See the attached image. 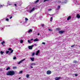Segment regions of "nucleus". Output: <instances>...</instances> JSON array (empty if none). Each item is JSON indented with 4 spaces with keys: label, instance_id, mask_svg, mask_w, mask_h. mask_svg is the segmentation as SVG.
Returning <instances> with one entry per match:
<instances>
[{
    "label": "nucleus",
    "instance_id": "f257e3e1",
    "mask_svg": "<svg viewBox=\"0 0 80 80\" xmlns=\"http://www.w3.org/2000/svg\"><path fill=\"white\" fill-rule=\"evenodd\" d=\"M15 74V73L13 71H9L6 73V75H10L11 76L14 75Z\"/></svg>",
    "mask_w": 80,
    "mask_h": 80
},
{
    "label": "nucleus",
    "instance_id": "f03ea898",
    "mask_svg": "<svg viewBox=\"0 0 80 80\" xmlns=\"http://www.w3.org/2000/svg\"><path fill=\"white\" fill-rule=\"evenodd\" d=\"M8 50L11 51V52H9V55L11 54V53H13V50L12 49V48H9V49H8Z\"/></svg>",
    "mask_w": 80,
    "mask_h": 80
},
{
    "label": "nucleus",
    "instance_id": "7ed1b4c3",
    "mask_svg": "<svg viewBox=\"0 0 80 80\" xmlns=\"http://www.w3.org/2000/svg\"><path fill=\"white\" fill-rule=\"evenodd\" d=\"M64 32H65V31H60L58 32V33H59V34H61V35H62V33H63Z\"/></svg>",
    "mask_w": 80,
    "mask_h": 80
},
{
    "label": "nucleus",
    "instance_id": "20e7f679",
    "mask_svg": "<svg viewBox=\"0 0 80 80\" xmlns=\"http://www.w3.org/2000/svg\"><path fill=\"white\" fill-rule=\"evenodd\" d=\"M46 73L47 75H50L52 73V72L50 70H48L47 71Z\"/></svg>",
    "mask_w": 80,
    "mask_h": 80
},
{
    "label": "nucleus",
    "instance_id": "39448f33",
    "mask_svg": "<svg viewBox=\"0 0 80 80\" xmlns=\"http://www.w3.org/2000/svg\"><path fill=\"white\" fill-rule=\"evenodd\" d=\"M34 46V45H32V46H30L28 47V48L29 50H32V48Z\"/></svg>",
    "mask_w": 80,
    "mask_h": 80
},
{
    "label": "nucleus",
    "instance_id": "423d86ee",
    "mask_svg": "<svg viewBox=\"0 0 80 80\" xmlns=\"http://www.w3.org/2000/svg\"><path fill=\"white\" fill-rule=\"evenodd\" d=\"M61 77H56L55 78V80H59L60 79Z\"/></svg>",
    "mask_w": 80,
    "mask_h": 80
},
{
    "label": "nucleus",
    "instance_id": "0eeeda50",
    "mask_svg": "<svg viewBox=\"0 0 80 80\" xmlns=\"http://www.w3.org/2000/svg\"><path fill=\"white\" fill-rule=\"evenodd\" d=\"M25 60V59H23L21 60V61H19V62H18V64H20V63H22V62H23V61H24V60Z\"/></svg>",
    "mask_w": 80,
    "mask_h": 80
},
{
    "label": "nucleus",
    "instance_id": "6e6552de",
    "mask_svg": "<svg viewBox=\"0 0 80 80\" xmlns=\"http://www.w3.org/2000/svg\"><path fill=\"white\" fill-rule=\"evenodd\" d=\"M40 52V50H38L36 53V55H38V53H39V52Z\"/></svg>",
    "mask_w": 80,
    "mask_h": 80
},
{
    "label": "nucleus",
    "instance_id": "1a4fd4ad",
    "mask_svg": "<svg viewBox=\"0 0 80 80\" xmlns=\"http://www.w3.org/2000/svg\"><path fill=\"white\" fill-rule=\"evenodd\" d=\"M34 42H38L39 41V40L38 38H36L33 40Z\"/></svg>",
    "mask_w": 80,
    "mask_h": 80
},
{
    "label": "nucleus",
    "instance_id": "9d476101",
    "mask_svg": "<svg viewBox=\"0 0 80 80\" xmlns=\"http://www.w3.org/2000/svg\"><path fill=\"white\" fill-rule=\"evenodd\" d=\"M34 59H35V58H31L30 59L32 62H33L34 61Z\"/></svg>",
    "mask_w": 80,
    "mask_h": 80
},
{
    "label": "nucleus",
    "instance_id": "9b49d317",
    "mask_svg": "<svg viewBox=\"0 0 80 80\" xmlns=\"http://www.w3.org/2000/svg\"><path fill=\"white\" fill-rule=\"evenodd\" d=\"M77 17L78 18H80V15H79V14H78L77 15Z\"/></svg>",
    "mask_w": 80,
    "mask_h": 80
},
{
    "label": "nucleus",
    "instance_id": "f8f14e48",
    "mask_svg": "<svg viewBox=\"0 0 80 80\" xmlns=\"http://www.w3.org/2000/svg\"><path fill=\"white\" fill-rule=\"evenodd\" d=\"M34 9H35V8H33L32 9H31L30 11V12H33V11H34Z\"/></svg>",
    "mask_w": 80,
    "mask_h": 80
},
{
    "label": "nucleus",
    "instance_id": "ddd939ff",
    "mask_svg": "<svg viewBox=\"0 0 80 80\" xmlns=\"http://www.w3.org/2000/svg\"><path fill=\"white\" fill-rule=\"evenodd\" d=\"M70 19H71V16H69L67 19V20H70Z\"/></svg>",
    "mask_w": 80,
    "mask_h": 80
},
{
    "label": "nucleus",
    "instance_id": "4468645a",
    "mask_svg": "<svg viewBox=\"0 0 80 80\" xmlns=\"http://www.w3.org/2000/svg\"><path fill=\"white\" fill-rule=\"evenodd\" d=\"M31 65H32V66H34V65H35V63H31Z\"/></svg>",
    "mask_w": 80,
    "mask_h": 80
},
{
    "label": "nucleus",
    "instance_id": "2eb2a0df",
    "mask_svg": "<svg viewBox=\"0 0 80 80\" xmlns=\"http://www.w3.org/2000/svg\"><path fill=\"white\" fill-rule=\"evenodd\" d=\"M3 6H4V5L0 4V8H1V7H3Z\"/></svg>",
    "mask_w": 80,
    "mask_h": 80
},
{
    "label": "nucleus",
    "instance_id": "dca6fc26",
    "mask_svg": "<svg viewBox=\"0 0 80 80\" xmlns=\"http://www.w3.org/2000/svg\"><path fill=\"white\" fill-rule=\"evenodd\" d=\"M5 41H3L1 43V44H2V45H3V44H5Z\"/></svg>",
    "mask_w": 80,
    "mask_h": 80
},
{
    "label": "nucleus",
    "instance_id": "f3484780",
    "mask_svg": "<svg viewBox=\"0 0 80 80\" xmlns=\"http://www.w3.org/2000/svg\"><path fill=\"white\" fill-rule=\"evenodd\" d=\"M39 2V0H37L36 1H35L34 2V3H37V2Z\"/></svg>",
    "mask_w": 80,
    "mask_h": 80
},
{
    "label": "nucleus",
    "instance_id": "a211bd4d",
    "mask_svg": "<svg viewBox=\"0 0 80 80\" xmlns=\"http://www.w3.org/2000/svg\"><path fill=\"white\" fill-rule=\"evenodd\" d=\"M56 30L57 31H59V30H60V28H57L56 29Z\"/></svg>",
    "mask_w": 80,
    "mask_h": 80
},
{
    "label": "nucleus",
    "instance_id": "6ab92c4d",
    "mask_svg": "<svg viewBox=\"0 0 80 80\" xmlns=\"http://www.w3.org/2000/svg\"><path fill=\"white\" fill-rule=\"evenodd\" d=\"M9 69H10V67H8L6 68V70H9Z\"/></svg>",
    "mask_w": 80,
    "mask_h": 80
},
{
    "label": "nucleus",
    "instance_id": "aec40b11",
    "mask_svg": "<svg viewBox=\"0 0 80 80\" xmlns=\"http://www.w3.org/2000/svg\"><path fill=\"white\" fill-rule=\"evenodd\" d=\"M32 32V29H30L28 31V33H29V32Z\"/></svg>",
    "mask_w": 80,
    "mask_h": 80
},
{
    "label": "nucleus",
    "instance_id": "412c9836",
    "mask_svg": "<svg viewBox=\"0 0 80 80\" xmlns=\"http://www.w3.org/2000/svg\"><path fill=\"white\" fill-rule=\"evenodd\" d=\"M50 0H44L43 1V2H47V1H49Z\"/></svg>",
    "mask_w": 80,
    "mask_h": 80
},
{
    "label": "nucleus",
    "instance_id": "4be33fe9",
    "mask_svg": "<svg viewBox=\"0 0 80 80\" xmlns=\"http://www.w3.org/2000/svg\"><path fill=\"white\" fill-rule=\"evenodd\" d=\"M23 40H20V43H23Z\"/></svg>",
    "mask_w": 80,
    "mask_h": 80
},
{
    "label": "nucleus",
    "instance_id": "5701e85b",
    "mask_svg": "<svg viewBox=\"0 0 80 80\" xmlns=\"http://www.w3.org/2000/svg\"><path fill=\"white\" fill-rule=\"evenodd\" d=\"M23 73V71H21L19 72V73H20V74H21V73Z\"/></svg>",
    "mask_w": 80,
    "mask_h": 80
},
{
    "label": "nucleus",
    "instance_id": "b1692460",
    "mask_svg": "<svg viewBox=\"0 0 80 80\" xmlns=\"http://www.w3.org/2000/svg\"><path fill=\"white\" fill-rule=\"evenodd\" d=\"M52 20H53V17H52L51 18V19L50 20V21H51V22H52Z\"/></svg>",
    "mask_w": 80,
    "mask_h": 80
},
{
    "label": "nucleus",
    "instance_id": "393cba45",
    "mask_svg": "<svg viewBox=\"0 0 80 80\" xmlns=\"http://www.w3.org/2000/svg\"><path fill=\"white\" fill-rule=\"evenodd\" d=\"M0 53H1V54L2 55H3V53H4V52H2V51H1L0 52Z\"/></svg>",
    "mask_w": 80,
    "mask_h": 80
},
{
    "label": "nucleus",
    "instance_id": "a878e982",
    "mask_svg": "<svg viewBox=\"0 0 80 80\" xmlns=\"http://www.w3.org/2000/svg\"><path fill=\"white\" fill-rule=\"evenodd\" d=\"M26 77H27V78H28V77H29V74H28L26 75Z\"/></svg>",
    "mask_w": 80,
    "mask_h": 80
},
{
    "label": "nucleus",
    "instance_id": "bb28decb",
    "mask_svg": "<svg viewBox=\"0 0 80 80\" xmlns=\"http://www.w3.org/2000/svg\"><path fill=\"white\" fill-rule=\"evenodd\" d=\"M25 20H26V21H27L28 20V18H25Z\"/></svg>",
    "mask_w": 80,
    "mask_h": 80
},
{
    "label": "nucleus",
    "instance_id": "cd10ccee",
    "mask_svg": "<svg viewBox=\"0 0 80 80\" xmlns=\"http://www.w3.org/2000/svg\"><path fill=\"white\" fill-rule=\"evenodd\" d=\"M16 68H17V67H13V69H16Z\"/></svg>",
    "mask_w": 80,
    "mask_h": 80
},
{
    "label": "nucleus",
    "instance_id": "c85d7f7f",
    "mask_svg": "<svg viewBox=\"0 0 80 80\" xmlns=\"http://www.w3.org/2000/svg\"><path fill=\"white\" fill-rule=\"evenodd\" d=\"M6 21H7L8 22V21H9V19H8V18H7L6 19Z\"/></svg>",
    "mask_w": 80,
    "mask_h": 80
},
{
    "label": "nucleus",
    "instance_id": "c756f323",
    "mask_svg": "<svg viewBox=\"0 0 80 80\" xmlns=\"http://www.w3.org/2000/svg\"><path fill=\"white\" fill-rule=\"evenodd\" d=\"M28 42L29 43H31V41H30V40H28Z\"/></svg>",
    "mask_w": 80,
    "mask_h": 80
},
{
    "label": "nucleus",
    "instance_id": "7c9ffc66",
    "mask_svg": "<svg viewBox=\"0 0 80 80\" xmlns=\"http://www.w3.org/2000/svg\"><path fill=\"white\" fill-rule=\"evenodd\" d=\"M9 52V51H7L6 52V54H8V53Z\"/></svg>",
    "mask_w": 80,
    "mask_h": 80
},
{
    "label": "nucleus",
    "instance_id": "2f4dec72",
    "mask_svg": "<svg viewBox=\"0 0 80 80\" xmlns=\"http://www.w3.org/2000/svg\"><path fill=\"white\" fill-rule=\"evenodd\" d=\"M32 54V56L33 57V55H35V52H33V53Z\"/></svg>",
    "mask_w": 80,
    "mask_h": 80
},
{
    "label": "nucleus",
    "instance_id": "473e14b6",
    "mask_svg": "<svg viewBox=\"0 0 80 80\" xmlns=\"http://www.w3.org/2000/svg\"><path fill=\"white\" fill-rule=\"evenodd\" d=\"M16 58L15 57H14L13 58V60H15L16 59Z\"/></svg>",
    "mask_w": 80,
    "mask_h": 80
},
{
    "label": "nucleus",
    "instance_id": "72a5a7b5",
    "mask_svg": "<svg viewBox=\"0 0 80 80\" xmlns=\"http://www.w3.org/2000/svg\"><path fill=\"white\" fill-rule=\"evenodd\" d=\"M75 76H76V77H77V76H78V74H75Z\"/></svg>",
    "mask_w": 80,
    "mask_h": 80
},
{
    "label": "nucleus",
    "instance_id": "f704fd0d",
    "mask_svg": "<svg viewBox=\"0 0 80 80\" xmlns=\"http://www.w3.org/2000/svg\"><path fill=\"white\" fill-rule=\"evenodd\" d=\"M49 31H50V32H52V30L51 29H49Z\"/></svg>",
    "mask_w": 80,
    "mask_h": 80
},
{
    "label": "nucleus",
    "instance_id": "c9c22d12",
    "mask_svg": "<svg viewBox=\"0 0 80 80\" xmlns=\"http://www.w3.org/2000/svg\"><path fill=\"white\" fill-rule=\"evenodd\" d=\"M42 43L43 45H45V42H42Z\"/></svg>",
    "mask_w": 80,
    "mask_h": 80
},
{
    "label": "nucleus",
    "instance_id": "e433bc0d",
    "mask_svg": "<svg viewBox=\"0 0 80 80\" xmlns=\"http://www.w3.org/2000/svg\"><path fill=\"white\" fill-rule=\"evenodd\" d=\"M75 47V45H74L71 46V47Z\"/></svg>",
    "mask_w": 80,
    "mask_h": 80
},
{
    "label": "nucleus",
    "instance_id": "4c0bfd02",
    "mask_svg": "<svg viewBox=\"0 0 80 80\" xmlns=\"http://www.w3.org/2000/svg\"><path fill=\"white\" fill-rule=\"evenodd\" d=\"M60 8V6H58V9H59V8Z\"/></svg>",
    "mask_w": 80,
    "mask_h": 80
},
{
    "label": "nucleus",
    "instance_id": "58836bf2",
    "mask_svg": "<svg viewBox=\"0 0 80 80\" xmlns=\"http://www.w3.org/2000/svg\"><path fill=\"white\" fill-rule=\"evenodd\" d=\"M48 10V11H51V10H52V9H49Z\"/></svg>",
    "mask_w": 80,
    "mask_h": 80
},
{
    "label": "nucleus",
    "instance_id": "ea45409f",
    "mask_svg": "<svg viewBox=\"0 0 80 80\" xmlns=\"http://www.w3.org/2000/svg\"><path fill=\"white\" fill-rule=\"evenodd\" d=\"M11 18H12V16H11L9 18V19H11Z\"/></svg>",
    "mask_w": 80,
    "mask_h": 80
},
{
    "label": "nucleus",
    "instance_id": "a19ab883",
    "mask_svg": "<svg viewBox=\"0 0 80 80\" xmlns=\"http://www.w3.org/2000/svg\"><path fill=\"white\" fill-rule=\"evenodd\" d=\"M42 26L43 27H44V24H42Z\"/></svg>",
    "mask_w": 80,
    "mask_h": 80
},
{
    "label": "nucleus",
    "instance_id": "79ce46f5",
    "mask_svg": "<svg viewBox=\"0 0 80 80\" xmlns=\"http://www.w3.org/2000/svg\"><path fill=\"white\" fill-rule=\"evenodd\" d=\"M77 61H74V63H77Z\"/></svg>",
    "mask_w": 80,
    "mask_h": 80
},
{
    "label": "nucleus",
    "instance_id": "37998d69",
    "mask_svg": "<svg viewBox=\"0 0 80 80\" xmlns=\"http://www.w3.org/2000/svg\"><path fill=\"white\" fill-rule=\"evenodd\" d=\"M33 40V39L32 38V39H31L30 40L31 41H32V40Z\"/></svg>",
    "mask_w": 80,
    "mask_h": 80
},
{
    "label": "nucleus",
    "instance_id": "c03bdc74",
    "mask_svg": "<svg viewBox=\"0 0 80 80\" xmlns=\"http://www.w3.org/2000/svg\"><path fill=\"white\" fill-rule=\"evenodd\" d=\"M9 5H11L12 4H11V3H9Z\"/></svg>",
    "mask_w": 80,
    "mask_h": 80
},
{
    "label": "nucleus",
    "instance_id": "a18cd8bd",
    "mask_svg": "<svg viewBox=\"0 0 80 80\" xmlns=\"http://www.w3.org/2000/svg\"><path fill=\"white\" fill-rule=\"evenodd\" d=\"M38 35H40V33H38Z\"/></svg>",
    "mask_w": 80,
    "mask_h": 80
},
{
    "label": "nucleus",
    "instance_id": "49530a36",
    "mask_svg": "<svg viewBox=\"0 0 80 80\" xmlns=\"http://www.w3.org/2000/svg\"><path fill=\"white\" fill-rule=\"evenodd\" d=\"M31 68H33V67L31 66Z\"/></svg>",
    "mask_w": 80,
    "mask_h": 80
},
{
    "label": "nucleus",
    "instance_id": "de8ad7c7",
    "mask_svg": "<svg viewBox=\"0 0 80 80\" xmlns=\"http://www.w3.org/2000/svg\"><path fill=\"white\" fill-rule=\"evenodd\" d=\"M14 6H17V4H14Z\"/></svg>",
    "mask_w": 80,
    "mask_h": 80
},
{
    "label": "nucleus",
    "instance_id": "09e8293b",
    "mask_svg": "<svg viewBox=\"0 0 80 80\" xmlns=\"http://www.w3.org/2000/svg\"><path fill=\"white\" fill-rule=\"evenodd\" d=\"M34 45H35V46H37V44H34Z\"/></svg>",
    "mask_w": 80,
    "mask_h": 80
},
{
    "label": "nucleus",
    "instance_id": "8fccbe9b",
    "mask_svg": "<svg viewBox=\"0 0 80 80\" xmlns=\"http://www.w3.org/2000/svg\"><path fill=\"white\" fill-rule=\"evenodd\" d=\"M21 78H19L18 79H20Z\"/></svg>",
    "mask_w": 80,
    "mask_h": 80
},
{
    "label": "nucleus",
    "instance_id": "3c124183",
    "mask_svg": "<svg viewBox=\"0 0 80 80\" xmlns=\"http://www.w3.org/2000/svg\"><path fill=\"white\" fill-rule=\"evenodd\" d=\"M3 46H5V45H3Z\"/></svg>",
    "mask_w": 80,
    "mask_h": 80
}]
</instances>
